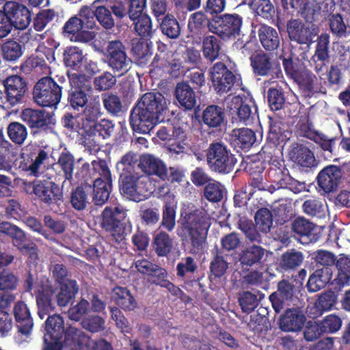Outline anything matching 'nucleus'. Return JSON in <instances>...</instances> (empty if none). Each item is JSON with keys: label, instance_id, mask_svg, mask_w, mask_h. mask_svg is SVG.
Listing matches in <instances>:
<instances>
[{"label": "nucleus", "instance_id": "nucleus-15", "mask_svg": "<svg viewBox=\"0 0 350 350\" xmlns=\"http://www.w3.org/2000/svg\"><path fill=\"white\" fill-rule=\"evenodd\" d=\"M125 217L126 212L122 207L107 206L102 213L100 226L105 231L109 232L116 241H120L124 239V229L121 221Z\"/></svg>", "mask_w": 350, "mask_h": 350}, {"label": "nucleus", "instance_id": "nucleus-38", "mask_svg": "<svg viewBox=\"0 0 350 350\" xmlns=\"http://www.w3.org/2000/svg\"><path fill=\"white\" fill-rule=\"evenodd\" d=\"M112 297L116 304L125 311L134 310L137 306V301L126 287L115 286Z\"/></svg>", "mask_w": 350, "mask_h": 350}, {"label": "nucleus", "instance_id": "nucleus-43", "mask_svg": "<svg viewBox=\"0 0 350 350\" xmlns=\"http://www.w3.org/2000/svg\"><path fill=\"white\" fill-rule=\"evenodd\" d=\"M269 168L267 170L268 180L275 184L278 188H281L288 174V170L285 167L284 161L279 159H273L269 163Z\"/></svg>", "mask_w": 350, "mask_h": 350}, {"label": "nucleus", "instance_id": "nucleus-8", "mask_svg": "<svg viewBox=\"0 0 350 350\" xmlns=\"http://www.w3.org/2000/svg\"><path fill=\"white\" fill-rule=\"evenodd\" d=\"M62 96V88L49 77L40 79L33 90L34 101L42 107H56L60 102Z\"/></svg>", "mask_w": 350, "mask_h": 350}, {"label": "nucleus", "instance_id": "nucleus-24", "mask_svg": "<svg viewBox=\"0 0 350 350\" xmlns=\"http://www.w3.org/2000/svg\"><path fill=\"white\" fill-rule=\"evenodd\" d=\"M137 167L148 175H155L163 180L168 179V172L161 160L151 154L141 156Z\"/></svg>", "mask_w": 350, "mask_h": 350}, {"label": "nucleus", "instance_id": "nucleus-4", "mask_svg": "<svg viewBox=\"0 0 350 350\" xmlns=\"http://www.w3.org/2000/svg\"><path fill=\"white\" fill-rule=\"evenodd\" d=\"M51 156V149L48 146H41L37 143H29L22 148L20 167L29 174L38 177L42 167L49 164Z\"/></svg>", "mask_w": 350, "mask_h": 350}, {"label": "nucleus", "instance_id": "nucleus-40", "mask_svg": "<svg viewBox=\"0 0 350 350\" xmlns=\"http://www.w3.org/2000/svg\"><path fill=\"white\" fill-rule=\"evenodd\" d=\"M83 27H85V21L77 16H74L64 24L63 31L66 34L75 36V40L87 42L90 39V33L83 31Z\"/></svg>", "mask_w": 350, "mask_h": 350}, {"label": "nucleus", "instance_id": "nucleus-1", "mask_svg": "<svg viewBox=\"0 0 350 350\" xmlns=\"http://www.w3.org/2000/svg\"><path fill=\"white\" fill-rule=\"evenodd\" d=\"M211 218L204 210L196 208L190 211H181L178 221L176 234L182 246L189 253L202 252L207 239Z\"/></svg>", "mask_w": 350, "mask_h": 350}, {"label": "nucleus", "instance_id": "nucleus-53", "mask_svg": "<svg viewBox=\"0 0 350 350\" xmlns=\"http://www.w3.org/2000/svg\"><path fill=\"white\" fill-rule=\"evenodd\" d=\"M131 51L135 59L140 64H147L152 53L150 45L144 39L133 40Z\"/></svg>", "mask_w": 350, "mask_h": 350}, {"label": "nucleus", "instance_id": "nucleus-20", "mask_svg": "<svg viewBox=\"0 0 350 350\" xmlns=\"http://www.w3.org/2000/svg\"><path fill=\"white\" fill-rule=\"evenodd\" d=\"M15 29L24 30L31 23V16L29 10L23 4L16 1H7L3 6Z\"/></svg>", "mask_w": 350, "mask_h": 350}, {"label": "nucleus", "instance_id": "nucleus-62", "mask_svg": "<svg viewBox=\"0 0 350 350\" xmlns=\"http://www.w3.org/2000/svg\"><path fill=\"white\" fill-rule=\"evenodd\" d=\"M282 64L286 75L291 79H295L304 71L306 66L298 58L283 57Z\"/></svg>", "mask_w": 350, "mask_h": 350}, {"label": "nucleus", "instance_id": "nucleus-3", "mask_svg": "<svg viewBox=\"0 0 350 350\" xmlns=\"http://www.w3.org/2000/svg\"><path fill=\"white\" fill-rule=\"evenodd\" d=\"M206 159L211 171L221 175L231 173L237 163L235 154L221 142H213L209 144Z\"/></svg>", "mask_w": 350, "mask_h": 350}, {"label": "nucleus", "instance_id": "nucleus-54", "mask_svg": "<svg viewBox=\"0 0 350 350\" xmlns=\"http://www.w3.org/2000/svg\"><path fill=\"white\" fill-rule=\"evenodd\" d=\"M267 100L271 111H280L286 104L284 91L280 87H271L267 90Z\"/></svg>", "mask_w": 350, "mask_h": 350}, {"label": "nucleus", "instance_id": "nucleus-58", "mask_svg": "<svg viewBox=\"0 0 350 350\" xmlns=\"http://www.w3.org/2000/svg\"><path fill=\"white\" fill-rule=\"evenodd\" d=\"M1 49L3 59L8 62H14L23 55L22 46L14 40H7Z\"/></svg>", "mask_w": 350, "mask_h": 350}, {"label": "nucleus", "instance_id": "nucleus-26", "mask_svg": "<svg viewBox=\"0 0 350 350\" xmlns=\"http://www.w3.org/2000/svg\"><path fill=\"white\" fill-rule=\"evenodd\" d=\"M55 289L51 285H42L41 290L36 294L38 314L41 319L54 312L55 306L53 302L55 297Z\"/></svg>", "mask_w": 350, "mask_h": 350}, {"label": "nucleus", "instance_id": "nucleus-19", "mask_svg": "<svg viewBox=\"0 0 350 350\" xmlns=\"http://www.w3.org/2000/svg\"><path fill=\"white\" fill-rule=\"evenodd\" d=\"M321 78L306 68L293 81L297 85L299 91L305 96L311 98L317 94H326V89L321 85Z\"/></svg>", "mask_w": 350, "mask_h": 350}, {"label": "nucleus", "instance_id": "nucleus-25", "mask_svg": "<svg viewBox=\"0 0 350 350\" xmlns=\"http://www.w3.org/2000/svg\"><path fill=\"white\" fill-rule=\"evenodd\" d=\"M306 319L300 309L288 308L280 318V327L284 332H298L304 327Z\"/></svg>", "mask_w": 350, "mask_h": 350}, {"label": "nucleus", "instance_id": "nucleus-51", "mask_svg": "<svg viewBox=\"0 0 350 350\" xmlns=\"http://www.w3.org/2000/svg\"><path fill=\"white\" fill-rule=\"evenodd\" d=\"M249 6L256 15L264 19H272L275 13V6L271 0H250Z\"/></svg>", "mask_w": 350, "mask_h": 350}, {"label": "nucleus", "instance_id": "nucleus-34", "mask_svg": "<svg viewBox=\"0 0 350 350\" xmlns=\"http://www.w3.org/2000/svg\"><path fill=\"white\" fill-rule=\"evenodd\" d=\"M168 273L165 269L157 265L150 275L147 278L148 282L151 284L160 286L166 288L172 295L178 296L183 294V291L175 286L167 279Z\"/></svg>", "mask_w": 350, "mask_h": 350}, {"label": "nucleus", "instance_id": "nucleus-41", "mask_svg": "<svg viewBox=\"0 0 350 350\" xmlns=\"http://www.w3.org/2000/svg\"><path fill=\"white\" fill-rule=\"evenodd\" d=\"M44 341L48 338L51 340H59L62 338L64 332V320L62 317L56 314H49L45 321Z\"/></svg>", "mask_w": 350, "mask_h": 350}, {"label": "nucleus", "instance_id": "nucleus-10", "mask_svg": "<svg viewBox=\"0 0 350 350\" xmlns=\"http://www.w3.org/2000/svg\"><path fill=\"white\" fill-rule=\"evenodd\" d=\"M1 82L4 88L3 91L0 90L1 103L14 107L24 101L27 83L23 77L18 75H10Z\"/></svg>", "mask_w": 350, "mask_h": 350}, {"label": "nucleus", "instance_id": "nucleus-13", "mask_svg": "<svg viewBox=\"0 0 350 350\" xmlns=\"http://www.w3.org/2000/svg\"><path fill=\"white\" fill-rule=\"evenodd\" d=\"M250 66L255 77H273L281 74L280 62L273 56L263 51H259L250 56Z\"/></svg>", "mask_w": 350, "mask_h": 350}, {"label": "nucleus", "instance_id": "nucleus-47", "mask_svg": "<svg viewBox=\"0 0 350 350\" xmlns=\"http://www.w3.org/2000/svg\"><path fill=\"white\" fill-rule=\"evenodd\" d=\"M170 135L169 150L176 154L183 152L185 150L187 140L185 131L178 124H172Z\"/></svg>", "mask_w": 350, "mask_h": 350}, {"label": "nucleus", "instance_id": "nucleus-32", "mask_svg": "<svg viewBox=\"0 0 350 350\" xmlns=\"http://www.w3.org/2000/svg\"><path fill=\"white\" fill-rule=\"evenodd\" d=\"M258 36L262 46L266 51L273 52L280 46L279 33L271 26L261 25L258 30Z\"/></svg>", "mask_w": 350, "mask_h": 350}, {"label": "nucleus", "instance_id": "nucleus-21", "mask_svg": "<svg viewBox=\"0 0 350 350\" xmlns=\"http://www.w3.org/2000/svg\"><path fill=\"white\" fill-rule=\"evenodd\" d=\"M35 196L42 203L50 206L62 200L63 193L59 186L54 182L40 180Z\"/></svg>", "mask_w": 350, "mask_h": 350}, {"label": "nucleus", "instance_id": "nucleus-33", "mask_svg": "<svg viewBox=\"0 0 350 350\" xmlns=\"http://www.w3.org/2000/svg\"><path fill=\"white\" fill-rule=\"evenodd\" d=\"M174 95L180 107L187 110H191L195 107L197 96L193 88L187 83H178L175 88Z\"/></svg>", "mask_w": 350, "mask_h": 350}, {"label": "nucleus", "instance_id": "nucleus-29", "mask_svg": "<svg viewBox=\"0 0 350 350\" xmlns=\"http://www.w3.org/2000/svg\"><path fill=\"white\" fill-rule=\"evenodd\" d=\"M230 140L231 145L237 151L248 150L256 142V134L247 128L234 129Z\"/></svg>", "mask_w": 350, "mask_h": 350}, {"label": "nucleus", "instance_id": "nucleus-22", "mask_svg": "<svg viewBox=\"0 0 350 350\" xmlns=\"http://www.w3.org/2000/svg\"><path fill=\"white\" fill-rule=\"evenodd\" d=\"M315 225L303 217H296L291 224V237L302 245H307L313 240Z\"/></svg>", "mask_w": 350, "mask_h": 350}, {"label": "nucleus", "instance_id": "nucleus-50", "mask_svg": "<svg viewBox=\"0 0 350 350\" xmlns=\"http://www.w3.org/2000/svg\"><path fill=\"white\" fill-rule=\"evenodd\" d=\"M288 131L285 129L284 123L280 120L270 119L269 131L267 140L275 144H280L288 139Z\"/></svg>", "mask_w": 350, "mask_h": 350}, {"label": "nucleus", "instance_id": "nucleus-31", "mask_svg": "<svg viewBox=\"0 0 350 350\" xmlns=\"http://www.w3.org/2000/svg\"><path fill=\"white\" fill-rule=\"evenodd\" d=\"M81 129L85 133H92L98 120L102 115L99 102H90L83 110Z\"/></svg>", "mask_w": 350, "mask_h": 350}, {"label": "nucleus", "instance_id": "nucleus-61", "mask_svg": "<svg viewBox=\"0 0 350 350\" xmlns=\"http://www.w3.org/2000/svg\"><path fill=\"white\" fill-rule=\"evenodd\" d=\"M329 27L332 33L338 38H346L350 33L342 15L338 13L329 17Z\"/></svg>", "mask_w": 350, "mask_h": 350}, {"label": "nucleus", "instance_id": "nucleus-36", "mask_svg": "<svg viewBox=\"0 0 350 350\" xmlns=\"http://www.w3.org/2000/svg\"><path fill=\"white\" fill-rule=\"evenodd\" d=\"M208 14L202 11H198L191 14L188 20V29L192 37H200L206 32V28L212 23V18L209 19Z\"/></svg>", "mask_w": 350, "mask_h": 350}, {"label": "nucleus", "instance_id": "nucleus-28", "mask_svg": "<svg viewBox=\"0 0 350 350\" xmlns=\"http://www.w3.org/2000/svg\"><path fill=\"white\" fill-rule=\"evenodd\" d=\"M266 250L261 246L252 245L244 248L239 254V262L243 269H248L262 262Z\"/></svg>", "mask_w": 350, "mask_h": 350}, {"label": "nucleus", "instance_id": "nucleus-16", "mask_svg": "<svg viewBox=\"0 0 350 350\" xmlns=\"http://www.w3.org/2000/svg\"><path fill=\"white\" fill-rule=\"evenodd\" d=\"M319 191L323 194H329L338 190L342 184L340 167L336 165H329L323 167L317 176Z\"/></svg>", "mask_w": 350, "mask_h": 350}, {"label": "nucleus", "instance_id": "nucleus-23", "mask_svg": "<svg viewBox=\"0 0 350 350\" xmlns=\"http://www.w3.org/2000/svg\"><path fill=\"white\" fill-rule=\"evenodd\" d=\"M15 325L18 332L23 335H29L33 327V321L30 310L23 301L15 303L13 308Z\"/></svg>", "mask_w": 350, "mask_h": 350}, {"label": "nucleus", "instance_id": "nucleus-57", "mask_svg": "<svg viewBox=\"0 0 350 350\" xmlns=\"http://www.w3.org/2000/svg\"><path fill=\"white\" fill-rule=\"evenodd\" d=\"M57 165L63 172L66 180H72L75 159L69 151H63L60 153Z\"/></svg>", "mask_w": 350, "mask_h": 350}, {"label": "nucleus", "instance_id": "nucleus-56", "mask_svg": "<svg viewBox=\"0 0 350 350\" xmlns=\"http://www.w3.org/2000/svg\"><path fill=\"white\" fill-rule=\"evenodd\" d=\"M91 185L85 187L78 186L73 189L70 194V204L72 207L77 211H83L88 203V190H91Z\"/></svg>", "mask_w": 350, "mask_h": 350}, {"label": "nucleus", "instance_id": "nucleus-60", "mask_svg": "<svg viewBox=\"0 0 350 350\" xmlns=\"http://www.w3.org/2000/svg\"><path fill=\"white\" fill-rule=\"evenodd\" d=\"M7 133L10 140L17 145H22L27 137L26 126L18 122H10L7 128Z\"/></svg>", "mask_w": 350, "mask_h": 350}, {"label": "nucleus", "instance_id": "nucleus-64", "mask_svg": "<svg viewBox=\"0 0 350 350\" xmlns=\"http://www.w3.org/2000/svg\"><path fill=\"white\" fill-rule=\"evenodd\" d=\"M222 254L221 251L217 248L216 253L210 263V271L215 278H219L224 275L228 268V263Z\"/></svg>", "mask_w": 350, "mask_h": 350}, {"label": "nucleus", "instance_id": "nucleus-5", "mask_svg": "<svg viewBox=\"0 0 350 350\" xmlns=\"http://www.w3.org/2000/svg\"><path fill=\"white\" fill-rule=\"evenodd\" d=\"M147 178L140 172L120 173L119 188L120 193L134 202H141L149 195Z\"/></svg>", "mask_w": 350, "mask_h": 350}, {"label": "nucleus", "instance_id": "nucleus-49", "mask_svg": "<svg viewBox=\"0 0 350 350\" xmlns=\"http://www.w3.org/2000/svg\"><path fill=\"white\" fill-rule=\"evenodd\" d=\"M338 271L337 277L335 279L337 284L340 286L350 284V256L341 254L335 264Z\"/></svg>", "mask_w": 350, "mask_h": 350}, {"label": "nucleus", "instance_id": "nucleus-52", "mask_svg": "<svg viewBox=\"0 0 350 350\" xmlns=\"http://www.w3.org/2000/svg\"><path fill=\"white\" fill-rule=\"evenodd\" d=\"M162 33L170 39H176L181 32V27L178 20L171 14H166L160 24Z\"/></svg>", "mask_w": 350, "mask_h": 350}, {"label": "nucleus", "instance_id": "nucleus-2", "mask_svg": "<svg viewBox=\"0 0 350 350\" xmlns=\"http://www.w3.org/2000/svg\"><path fill=\"white\" fill-rule=\"evenodd\" d=\"M167 111V102L159 92L144 94L132 108L129 124L134 133L148 134L154 126L163 121Z\"/></svg>", "mask_w": 350, "mask_h": 350}, {"label": "nucleus", "instance_id": "nucleus-9", "mask_svg": "<svg viewBox=\"0 0 350 350\" xmlns=\"http://www.w3.org/2000/svg\"><path fill=\"white\" fill-rule=\"evenodd\" d=\"M108 66L113 74L122 77L131 68L133 61L126 53V48L120 40H111L106 48Z\"/></svg>", "mask_w": 350, "mask_h": 350}, {"label": "nucleus", "instance_id": "nucleus-42", "mask_svg": "<svg viewBox=\"0 0 350 350\" xmlns=\"http://www.w3.org/2000/svg\"><path fill=\"white\" fill-rule=\"evenodd\" d=\"M333 271L329 268L317 269L310 276L307 282L309 292H317L323 288L332 280Z\"/></svg>", "mask_w": 350, "mask_h": 350}, {"label": "nucleus", "instance_id": "nucleus-39", "mask_svg": "<svg viewBox=\"0 0 350 350\" xmlns=\"http://www.w3.org/2000/svg\"><path fill=\"white\" fill-rule=\"evenodd\" d=\"M108 4L109 0H95L93 6L94 16L99 24L105 29H111L115 22Z\"/></svg>", "mask_w": 350, "mask_h": 350}, {"label": "nucleus", "instance_id": "nucleus-17", "mask_svg": "<svg viewBox=\"0 0 350 350\" xmlns=\"http://www.w3.org/2000/svg\"><path fill=\"white\" fill-rule=\"evenodd\" d=\"M329 35L322 33L318 36L314 55L308 60L310 67L317 74L323 72L329 62Z\"/></svg>", "mask_w": 350, "mask_h": 350}, {"label": "nucleus", "instance_id": "nucleus-46", "mask_svg": "<svg viewBox=\"0 0 350 350\" xmlns=\"http://www.w3.org/2000/svg\"><path fill=\"white\" fill-rule=\"evenodd\" d=\"M294 161L303 167H313L317 165L314 153L308 147L301 144L293 149Z\"/></svg>", "mask_w": 350, "mask_h": 350}, {"label": "nucleus", "instance_id": "nucleus-18", "mask_svg": "<svg viewBox=\"0 0 350 350\" xmlns=\"http://www.w3.org/2000/svg\"><path fill=\"white\" fill-rule=\"evenodd\" d=\"M286 27L289 40L299 44H310L317 35L314 29L299 18H291Z\"/></svg>", "mask_w": 350, "mask_h": 350}, {"label": "nucleus", "instance_id": "nucleus-11", "mask_svg": "<svg viewBox=\"0 0 350 350\" xmlns=\"http://www.w3.org/2000/svg\"><path fill=\"white\" fill-rule=\"evenodd\" d=\"M21 118L34 137L49 133L55 124L51 113L43 109L25 108L22 111Z\"/></svg>", "mask_w": 350, "mask_h": 350}, {"label": "nucleus", "instance_id": "nucleus-30", "mask_svg": "<svg viewBox=\"0 0 350 350\" xmlns=\"http://www.w3.org/2000/svg\"><path fill=\"white\" fill-rule=\"evenodd\" d=\"M336 302V295L332 291L321 294L314 306L307 308V313L310 318L315 319L321 316L323 312L331 310Z\"/></svg>", "mask_w": 350, "mask_h": 350}, {"label": "nucleus", "instance_id": "nucleus-35", "mask_svg": "<svg viewBox=\"0 0 350 350\" xmlns=\"http://www.w3.org/2000/svg\"><path fill=\"white\" fill-rule=\"evenodd\" d=\"M202 120L209 129H220L224 124L225 110L217 105H208L202 112Z\"/></svg>", "mask_w": 350, "mask_h": 350}, {"label": "nucleus", "instance_id": "nucleus-14", "mask_svg": "<svg viewBox=\"0 0 350 350\" xmlns=\"http://www.w3.org/2000/svg\"><path fill=\"white\" fill-rule=\"evenodd\" d=\"M228 107L232 113H236L240 122L247 126L254 123L257 107L251 94L233 96Z\"/></svg>", "mask_w": 350, "mask_h": 350}, {"label": "nucleus", "instance_id": "nucleus-37", "mask_svg": "<svg viewBox=\"0 0 350 350\" xmlns=\"http://www.w3.org/2000/svg\"><path fill=\"white\" fill-rule=\"evenodd\" d=\"M304 260L302 252L295 248L288 249L281 255L279 267L282 271H295L302 265Z\"/></svg>", "mask_w": 350, "mask_h": 350}, {"label": "nucleus", "instance_id": "nucleus-63", "mask_svg": "<svg viewBox=\"0 0 350 350\" xmlns=\"http://www.w3.org/2000/svg\"><path fill=\"white\" fill-rule=\"evenodd\" d=\"M81 327L91 333H97L105 329V320L98 314H91L82 319Z\"/></svg>", "mask_w": 350, "mask_h": 350}, {"label": "nucleus", "instance_id": "nucleus-59", "mask_svg": "<svg viewBox=\"0 0 350 350\" xmlns=\"http://www.w3.org/2000/svg\"><path fill=\"white\" fill-rule=\"evenodd\" d=\"M88 95L84 90L71 88L68 94V105L74 110L83 109L88 104Z\"/></svg>", "mask_w": 350, "mask_h": 350}, {"label": "nucleus", "instance_id": "nucleus-27", "mask_svg": "<svg viewBox=\"0 0 350 350\" xmlns=\"http://www.w3.org/2000/svg\"><path fill=\"white\" fill-rule=\"evenodd\" d=\"M201 51L204 59L208 63H213L222 53V42L220 38L214 35L204 36L202 40Z\"/></svg>", "mask_w": 350, "mask_h": 350}, {"label": "nucleus", "instance_id": "nucleus-45", "mask_svg": "<svg viewBox=\"0 0 350 350\" xmlns=\"http://www.w3.org/2000/svg\"><path fill=\"white\" fill-rule=\"evenodd\" d=\"M170 198V197L168 198ZM176 203L174 199H167L164 197V204L162 210V219L161 226L172 232L176 226Z\"/></svg>", "mask_w": 350, "mask_h": 350}, {"label": "nucleus", "instance_id": "nucleus-12", "mask_svg": "<svg viewBox=\"0 0 350 350\" xmlns=\"http://www.w3.org/2000/svg\"><path fill=\"white\" fill-rule=\"evenodd\" d=\"M209 74L214 91L218 95L230 92L240 76L229 69L222 62H218L209 68Z\"/></svg>", "mask_w": 350, "mask_h": 350}, {"label": "nucleus", "instance_id": "nucleus-7", "mask_svg": "<svg viewBox=\"0 0 350 350\" xmlns=\"http://www.w3.org/2000/svg\"><path fill=\"white\" fill-rule=\"evenodd\" d=\"M243 17L237 13H224L212 18L208 30L223 40L234 39L241 33Z\"/></svg>", "mask_w": 350, "mask_h": 350}, {"label": "nucleus", "instance_id": "nucleus-48", "mask_svg": "<svg viewBox=\"0 0 350 350\" xmlns=\"http://www.w3.org/2000/svg\"><path fill=\"white\" fill-rule=\"evenodd\" d=\"M79 286L75 280H68L60 284V289L56 295L58 306L64 307L72 300L78 293Z\"/></svg>", "mask_w": 350, "mask_h": 350}, {"label": "nucleus", "instance_id": "nucleus-55", "mask_svg": "<svg viewBox=\"0 0 350 350\" xmlns=\"http://www.w3.org/2000/svg\"><path fill=\"white\" fill-rule=\"evenodd\" d=\"M101 98L104 108L113 116H118L123 111L121 99L116 94L107 92L102 94Z\"/></svg>", "mask_w": 350, "mask_h": 350}, {"label": "nucleus", "instance_id": "nucleus-6", "mask_svg": "<svg viewBox=\"0 0 350 350\" xmlns=\"http://www.w3.org/2000/svg\"><path fill=\"white\" fill-rule=\"evenodd\" d=\"M93 170L98 174L93 185V202L96 205H103L109 199L112 186V178L107 163L104 159L92 162Z\"/></svg>", "mask_w": 350, "mask_h": 350}, {"label": "nucleus", "instance_id": "nucleus-44", "mask_svg": "<svg viewBox=\"0 0 350 350\" xmlns=\"http://www.w3.org/2000/svg\"><path fill=\"white\" fill-rule=\"evenodd\" d=\"M152 244L158 256L165 257L172 250L173 240L167 232L161 230L154 233Z\"/></svg>", "mask_w": 350, "mask_h": 350}]
</instances>
